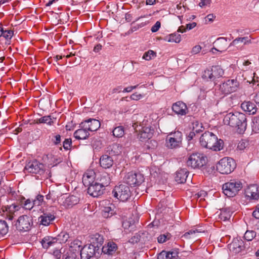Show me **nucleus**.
<instances>
[{"instance_id": "nucleus-1", "label": "nucleus", "mask_w": 259, "mask_h": 259, "mask_svg": "<svg viewBox=\"0 0 259 259\" xmlns=\"http://www.w3.org/2000/svg\"><path fill=\"white\" fill-rule=\"evenodd\" d=\"M224 124L237 128L239 133H243L246 128V115L240 112L227 114L223 119Z\"/></svg>"}, {"instance_id": "nucleus-2", "label": "nucleus", "mask_w": 259, "mask_h": 259, "mask_svg": "<svg viewBox=\"0 0 259 259\" xmlns=\"http://www.w3.org/2000/svg\"><path fill=\"white\" fill-rule=\"evenodd\" d=\"M201 145L215 151H219L223 148L224 142L218 139L217 136L210 132H205L200 138Z\"/></svg>"}, {"instance_id": "nucleus-3", "label": "nucleus", "mask_w": 259, "mask_h": 259, "mask_svg": "<svg viewBox=\"0 0 259 259\" xmlns=\"http://www.w3.org/2000/svg\"><path fill=\"white\" fill-rule=\"evenodd\" d=\"M207 157L199 152L188 153L186 158L187 166L192 168H200L206 164Z\"/></svg>"}, {"instance_id": "nucleus-4", "label": "nucleus", "mask_w": 259, "mask_h": 259, "mask_svg": "<svg viewBox=\"0 0 259 259\" xmlns=\"http://www.w3.org/2000/svg\"><path fill=\"white\" fill-rule=\"evenodd\" d=\"M133 126L136 132H139L138 138L141 141L150 139L153 137L154 129L147 121H143L139 125L135 123Z\"/></svg>"}, {"instance_id": "nucleus-5", "label": "nucleus", "mask_w": 259, "mask_h": 259, "mask_svg": "<svg viewBox=\"0 0 259 259\" xmlns=\"http://www.w3.org/2000/svg\"><path fill=\"white\" fill-rule=\"evenodd\" d=\"M242 188V183L237 180H231L224 184L222 186L223 193L228 197L236 196Z\"/></svg>"}, {"instance_id": "nucleus-6", "label": "nucleus", "mask_w": 259, "mask_h": 259, "mask_svg": "<svg viewBox=\"0 0 259 259\" xmlns=\"http://www.w3.org/2000/svg\"><path fill=\"white\" fill-rule=\"evenodd\" d=\"M235 166V162L232 158L224 157L219 161L216 168L217 171L220 174L228 175L234 170Z\"/></svg>"}, {"instance_id": "nucleus-7", "label": "nucleus", "mask_w": 259, "mask_h": 259, "mask_svg": "<svg viewBox=\"0 0 259 259\" xmlns=\"http://www.w3.org/2000/svg\"><path fill=\"white\" fill-rule=\"evenodd\" d=\"M240 83L236 79H229L220 85L219 90L224 96L237 91L240 88Z\"/></svg>"}, {"instance_id": "nucleus-8", "label": "nucleus", "mask_w": 259, "mask_h": 259, "mask_svg": "<svg viewBox=\"0 0 259 259\" xmlns=\"http://www.w3.org/2000/svg\"><path fill=\"white\" fill-rule=\"evenodd\" d=\"M112 194L115 198L124 202L131 197L132 192L129 186L121 184L115 187L112 191Z\"/></svg>"}, {"instance_id": "nucleus-9", "label": "nucleus", "mask_w": 259, "mask_h": 259, "mask_svg": "<svg viewBox=\"0 0 259 259\" xmlns=\"http://www.w3.org/2000/svg\"><path fill=\"white\" fill-rule=\"evenodd\" d=\"M183 134L179 131L169 134L166 138V146L171 149L180 147L182 144Z\"/></svg>"}, {"instance_id": "nucleus-10", "label": "nucleus", "mask_w": 259, "mask_h": 259, "mask_svg": "<svg viewBox=\"0 0 259 259\" xmlns=\"http://www.w3.org/2000/svg\"><path fill=\"white\" fill-rule=\"evenodd\" d=\"M125 183L131 186H136L141 185L144 181L143 174L133 171L127 172L124 178Z\"/></svg>"}, {"instance_id": "nucleus-11", "label": "nucleus", "mask_w": 259, "mask_h": 259, "mask_svg": "<svg viewBox=\"0 0 259 259\" xmlns=\"http://www.w3.org/2000/svg\"><path fill=\"white\" fill-rule=\"evenodd\" d=\"M33 224L31 217L23 215L20 216L16 223V227L17 230L21 231H27L30 230Z\"/></svg>"}, {"instance_id": "nucleus-12", "label": "nucleus", "mask_w": 259, "mask_h": 259, "mask_svg": "<svg viewBox=\"0 0 259 259\" xmlns=\"http://www.w3.org/2000/svg\"><path fill=\"white\" fill-rule=\"evenodd\" d=\"M100 127V121L96 119H89L81 122L80 127H83L91 132L96 131Z\"/></svg>"}, {"instance_id": "nucleus-13", "label": "nucleus", "mask_w": 259, "mask_h": 259, "mask_svg": "<svg viewBox=\"0 0 259 259\" xmlns=\"http://www.w3.org/2000/svg\"><path fill=\"white\" fill-rule=\"evenodd\" d=\"M98 250L97 248L91 243L89 245H83L80 253V259H90Z\"/></svg>"}, {"instance_id": "nucleus-14", "label": "nucleus", "mask_w": 259, "mask_h": 259, "mask_svg": "<svg viewBox=\"0 0 259 259\" xmlns=\"http://www.w3.org/2000/svg\"><path fill=\"white\" fill-rule=\"evenodd\" d=\"M228 247L233 253H238L244 248L243 241L239 238H234L232 242L228 245Z\"/></svg>"}, {"instance_id": "nucleus-15", "label": "nucleus", "mask_w": 259, "mask_h": 259, "mask_svg": "<svg viewBox=\"0 0 259 259\" xmlns=\"http://www.w3.org/2000/svg\"><path fill=\"white\" fill-rule=\"evenodd\" d=\"M246 197L251 200H257L259 198V187L257 185L253 184L248 186L245 190Z\"/></svg>"}, {"instance_id": "nucleus-16", "label": "nucleus", "mask_w": 259, "mask_h": 259, "mask_svg": "<svg viewBox=\"0 0 259 259\" xmlns=\"http://www.w3.org/2000/svg\"><path fill=\"white\" fill-rule=\"evenodd\" d=\"M215 47L211 49V52L214 53L215 51H218L220 53L225 52L228 48V42L226 38L220 37L218 38L214 42Z\"/></svg>"}, {"instance_id": "nucleus-17", "label": "nucleus", "mask_w": 259, "mask_h": 259, "mask_svg": "<svg viewBox=\"0 0 259 259\" xmlns=\"http://www.w3.org/2000/svg\"><path fill=\"white\" fill-rule=\"evenodd\" d=\"M104 189L103 186L97 182L88 186V193L94 197L101 196L103 193Z\"/></svg>"}, {"instance_id": "nucleus-18", "label": "nucleus", "mask_w": 259, "mask_h": 259, "mask_svg": "<svg viewBox=\"0 0 259 259\" xmlns=\"http://www.w3.org/2000/svg\"><path fill=\"white\" fill-rule=\"evenodd\" d=\"M42 164L36 160L28 162L25 166L24 170L28 172L37 174L39 173L42 169Z\"/></svg>"}, {"instance_id": "nucleus-19", "label": "nucleus", "mask_w": 259, "mask_h": 259, "mask_svg": "<svg viewBox=\"0 0 259 259\" xmlns=\"http://www.w3.org/2000/svg\"><path fill=\"white\" fill-rule=\"evenodd\" d=\"M172 109L178 115H185L188 112V109L185 103L178 101L172 105Z\"/></svg>"}, {"instance_id": "nucleus-20", "label": "nucleus", "mask_w": 259, "mask_h": 259, "mask_svg": "<svg viewBox=\"0 0 259 259\" xmlns=\"http://www.w3.org/2000/svg\"><path fill=\"white\" fill-rule=\"evenodd\" d=\"M5 210L4 211L6 212L7 218L9 220H12L16 215V213L21 209V207L19 205L12 204V205L5 206Z\"/></svg>"}, {"instance_id": "nucleus-21", "label": "nucleus", "mask_w": 259, "mask_h": 259, "mask_svg": "<svg viewBox=\"0 0 259 259\" xmlns=\"http://www.w3.org/2000/svg\"><path fill=\"white\" fill-rule=\"evenodd\" d=\"M251 39L250 37L245 36L235 38L231 42L230 47L234 46L238 49H241L243 45L251 44Z\"/></svg>"}, {"instance_id": "nucleus-22", "label": "nucleus", "mask_w": 259, "mask_h": 259, "mask_svg": "<svg viewBox=\"0 0 259 259\" xmlns=\"http://www.w3.org/2000/svg\"><path fill=\"white\" fill-rule=\"evenodd\" d=\"M55 219V217L54 214L51 213H44L39 217L38 220L40 224L47 226L52 224Z\"/></svg>"}, {"instance_id": "nucleus-23", "label": "nucleus", "mask_w": 259, "mask_h": 259, "mask_svg": "<svg viewBox=\"0 0 259 259\" xmlns=\"http://www.w3.org/2000/svg\"><path fill=\"white\" fill-rule=\"evenodd\" d=\"M95 173L93 170L85 172L82 177V183L83 185L88 187L94 183Z\"/></svg>"}, {"instance_id": "nucleus-24", "label": "nucleus", "mask_w": 259, "mask_h": 259, "mask_svg": "<svg viewBox=\"0 0 259 259\" xmlns=\"http://www.w3.org/2000/svg\"><path fill=\"white\" fill-rule=\"evenodd\" d=\"M90 241L91 244L99 250L103 244V237L98 233H96L91 236Z\"/></svg>"}, {"instance_id": "nucleus-25", "label": "nucleus", "mask_w": 259, "mask_h": 259, "mask_svg": "<svg viewBox=\"0 0 259 259\" xmlns=\"http://www.w3.org/2000/svg\"><path fill=\"white\" fill-rule=\"evenodd\" d=\"M243 111L248 112L249 114H254L257 111L256 105L251 101H244L241 105Z\"/></svg>"}, {"instance_id": "nucleus-26", "label": "nucleus", "mask_w": 259, "mask_h": 259, "mask_svg": "<svg viewBox=\"0 0 259 259\" xmlns=\"http://www.w3.org/2000/svg\"><path fill=\"white\" fill-rule=\"evenodd\" d=\"M82 247L83 243L82 241L78 238H76L70 243L69 250L80 254Z\"/></svg>"}, {"instance_id": "nucleus-27", "label": "nucleus", "mask_w": 259, "mask_h": 259, "mask_svg": "<svg viewBox=\"0 0 259 259\" xmlns=\"http://www.w3.org/2000/svg\"><path fill=\"white\" fill-rule=\"evenodd\" d=\"M113 164L112 158L108 155H103L100 158V164L104 168H109L113 165Z\"/></svg>"}, {"instance_id": "nucleus-28", "label": "nucleus", "mask_w": 259, "mask_h": 259, "mask_svg": "<svg viewBox=\"0 0 259 259\" xmlns=\"http://www.w3.org/2000/svg\"><path fill=\"white\" fill-rule=\"evenodd\" d=\"M188 175V171L186 169H180L176 174L175 180L178 183H184L186 182Z\"/></svg>"}, {"instance_id": "nucleus-29", "label": "nucleus", "mask_w": 259, "mask_h": 259, "mask_svg": "<svg viewBox=\"0 0 259 259\" xmlns=\"http://www.w3.org/2000/svg\"><path fill=\"white\" fill-rule=\"evenodd\" d=\"M58 239L50 236L45 237L41 243L44 248L48 249L51 246H54L57 243Z\"/></svg>"}, {"instance_id": "nucleus-30", "label": "nucleus", "mask_w": 259, "mask_h": 259, "mask_svg": "<svg viewBox=\"0 0 259 259\" xmlns=\"http://www.w3.org/2000/svg\"><path fill=\"white\" fill-rule=\"evenodd\" d=\"M117 249V246L116 243L113 242H109L102 247V251L105 254H112L114 253Z\"/></svg>"}, {"instance_id": "nucleus-31", "label": "nucleus", "mask_w": 259, "mask_h": 259, "mask_svg": "<svg viewBox=\"0 0 259 259\" xmlns=\"http://www.w3.org/2000/svg\"><path fill=\"white\" fill-rule=\"evenodd\" d=\"M89 132L83 127L76 130L74 133V137L78 140H84L87 139L89 136Z\"/></svg>"}, {"instance_id": "nucleus-32", "label": "nucleus", "mask_w": 259, "mask_h": 259, "mask_svg": "<svg viewBox=\"0 0 259 259\" xmlns=\"http://www.w3.org/2000/svg\"><path fill=\"white\" fill-rule=\"evenodd\" d=\"M33 123L35 124L46 123L49 125H53L54 123L51 116L47 115L42 116L39 118L34 119Z\"/></svg>"}, {"instance_id": "nucleus-33", "label": "nucleus", "mask_w": 259, "mask_h": 259, "mask_svg": "<svg viewBox=\"0 0 259 259\" xmlns=\"http://www.w3.org/2000/svg\"><path fill=\"white\" fill-rule=\"evenodd\" d=\"M98 180L99 181V182L98 183L104 188L108 186L110 183V178L109 174L107 172H103L101 174Z\"/></svg>"}, {"instance_id": "nucleus-34", "label": "nucleus", "mask_w": 259, "mask_h": 259, "mask_svg": "<svg viewBox=\"0 0 259 259\" xmlns=\"http://www.w3.org/2000/svg\"><path fill=\"white\" fill-rule=\"evenodd\" d=\"M203 232L201 229H193L186 232L182 235V238L185 239H190L194 238L196 236V234Z\"/></svg>"}, {"instance_id": "nucleus-35", "label": "nucleus", "mask_w": 259, "mask_h": 259, "mask_svg": "<svg viewBox=\"0 0 259 259\" xmlns=\"http://www.w3.org/2000/svg\"><path fill=\"white\" fill-rule=\"evenodd\" d=\"M114 207V206L112 204H110L109 206L104 207L102 210V215L105 218H108L112 217L115 213Z\"/></svg>"}, {"instance_id": "nucleus-36", "label": "nucleus", "mask_w": 259, "mask_h": 259, "mask_svg": "<svg viewBox=\"0 0 259 259\" xmlns=\"http://www.w3.org/2000/svg\"><path fill=\"white\" fill-rule=\"evenodd\" d=\"M20 203L23 208L29 210L34 206L33 200H31L30 199H26L24 197L21 199Z\"/></svg>"}, {"instance_id": "nucleus-37", "label": "nucleus", "mask_w": 259, "mask_h": 259, "mask_svg": "<svg viewBox=\"0 0 259 259\" xmlns=\"http://www.w3.org/2000/svg\"><path fill=\"white\" fill-rule=\"evenodd\" d=\"M164 40L169 42L179 43L181 40V36L180 34L175 33L166 36Z\"/></svg>"}, {"instance_id": "nucleus-38", "label": "nucleus", "mask_w": 259, "mask_h": 259, "mask_svg": "<svg viewBox=\"0 0 259 259\" xmlns=\"http://www.w3.org/2000/svg\"><path fill=\"white\" fill-rule=\"evenodd\" d=\"M211 71L213 73V77L215 79L223 76L224 74L223 69L221 67V66L218 65L213 66L211 68Z\"/></svg>"}, {"instance_id": "nucleus-39", "label": "nucleus", "mask_w": 259, "mask_h": 259, "mask_svg": "<svg viewBox=\"0 0 259 259\" xmlns=\"http://www.w3.org/2000/svg\"><path fill=\"white\" fill-rule=\"evenodd\" d=\"M113 136L116 138H121L124 135V129L122 126L115 127L112 131Z\"/></svg>"}, {"instance_id": "nucleus-40", "label": "nucleus", "mask_w": 259, "mask_h": 259, "mask_svg": "<svg viewBox=\"0 0 259 259\" xmlns=\"http://www.w3.org/2000/svg\"><path fill=\"white\" fill-rule=\"evenodd\" d=\"M249 146V141L247 140L243 139L239 142L237 144L236 149L238 151H244Z\"/></svg>"}, {"instance_id": "nucleus-41", "label": "nucleus", "mask_w": 259, "mask_h": 259, "mask_svg": "<svg viewBox=\"0 0 259 259\" xmlns=\"http://www.w3.org/2000/svg\"><path fill=\"white\" fill-rule=\"evenodd\" d=\"M9 230V227L5 221L0 220V238L6 235Z\"/></svg>"}, {"instance_id": "nucleus-42", "label": "nucleus", "mask_w": 259, "mask_h": 259, "mask_svg": "<svg viewBox=\"0 0 259 259\" xmlns=\"http://www.w3.org/2000/svg\"><path fill=\"white\" fill-rule=\"evenodd\" d=\"M232 213L230 211L223 209L221 211L219 215V219L223 221H226L231 218Z\"/></svg>"}, {"instance_id": "nucleus-43", "label": "nucleus", "mask_w": 259, "mask_h": 259, "mask_svg": "<svg viewBox=\"0 0 259 259\" xmlns=\"http://www.w3.org/2000/svg\"><path fill=\"white\" fill-rule=\"evenodd\" d=\"M192 130L196 133H199L203 131L204 127L202 123L199 122L198 120H195L192 122Z\"/></svg>"}, {"instance_id": "nucleus-44", "label": "nucleus", "mask_w": 259, "mask_h": 259, "mask_svg": "<svg viewBox=\"0 0 259 259\" xmlns=\"http://www.w3.org/2000/svg\"><path fill=\"white\" fill-rule=\"evenodd\" d=\"M211 68L206 69L202 75V77L204 79H205L207 80H209L211 81H213L215 80L214 77H213V73L211 71Z\"/></svg>"}, {"instance_id": "nucleus-45", "label": "nucleus", "mask_w": 259, "mask_h": 259, "mask_svg": "<svg viewBox=\"0 0 259 259\" xmlns=\"http://www.w3.org/2000/svg\"><path fill=\"white\" fill-rule=\"evenodd\" d=\"M80 254L75 253L74 252L68 251L63 255L64 259H79Z\"/></svg>"}, {"instance_id": "nucleus-46", "label": "nucleus", "mask_w": 259, "mask_h": 259, "mask_svg": "<svg viewBox=\"0 0 259 259\" xmlns=\"http://www.w3.org/2000/svg\"><path fill=\"white\" fill-rule=\"evenodd\" d=\"M256 236V232L253 231L247 230L244 234V239L248 241H251Z\"/></svg>"}, {"instance_id": "nucleus-47", "label": "nucleus", "mask_w": 259, "mask_h": 259, "mask_svg": "<svg viewBox=\"0 0 259 259\" xmlns=\"http://www.w3.org/2000/svg\"><path fill=\"white\" fill-rule=\"evenodd\" d=\"M156 56V53L154 52L152 50H149L148 51L145 52L142 58L143 59H145L146 60L149 61L152 59L153 58L155 57Z\"/></svg>"}, {"instance_id": "nucleus-48", "label": "nucleus", "mask_w": 259, "mask_h": 259, "mask_svg": "<svg viewBox=\"0 0 259 259\" xmlns=\"http://www.w3.org/2000/svg\"><path fill=\"white\" fill-rule=\"evenodd\" d=\"M34 206L41 205L44 202V196L40 194H38L36 196L34 199L33 200Z\"/></svg>"}, {"instance_id": "nucleus-49", "label": "nucleus", "mask_w": 259, "mask_h": 259, "mask_svg": "<svg viewBox=\"0 0 259 259\" xmlns=\"http://www.w3.org/2000/svg\"><path fill=\"white\" fill-rule=\"evenodd\" d=\"M171 237V235L167 233L166 234H161L157 237V241L159 243H163L169 240Z\"/></svg>"}, {"instance_id": "nucleus-50", "label": "nucleus", "mask_w": 259, "mask_h": 259, "mask_svg": "<svg viewBox=\"0 0 259 259\" xmlns=\"http://www.w3.org/2000/svg\"><path fill=\"white\" fill-rule=\"evenodd\" d=\"M13 34L14 32L13 30L9 29L4 30L3 29V35L2 36H3L7 40H10L13 36Z\"/></svg>"}, {"instance_id": "nucleus-51", "label": "nucleus", "mask_w": 259, "mask_h": 259, "mask_svg": "<svg viewBox=\"0 0 259 259\" xmlns=\"http://www.w3.org/2000/svg\"><path fill=\"white\" fill-rule=\"evenodd\" d=\"M252 131L256 133H259V118H254L252 121Z\"/></svg>"}, {"instance_id": "nucleus-52", "label": "nucleus", "mask_w": 259, "mask_h": 259, "mask_svg": "<svg viewBox=\"0 0 259 259\" xmlns=\"http://www.w3.org/2000/svg\"><path fill=\"white\" fill-rule=\"evenodd\" d=\"M144 97V94L135 92L131 95L130 99L134 101H139L143 98Z\"/></svg>"}, {"instance_id": "nucleus-53", "label": "nucleus", "mask_w": 259, "mask_h": 259, "mask_svg": "<svg viewBox=\"0 0 259 259\" xmlns=\"http://www.w3.org/2000/svg\"><path fill=\"white\" fill-rule=\"evenodd\" d=\"M253 76L252 78L251 81H247L249 83H251L252 84V87L254 90L257 89L258 87H259V77L257 76V80H255V73H253Z\"/></svg>"}, {"instance_id": "nucleus-54", "label": "nucleus", "mask_w": 259, "mask_h": 259, "mask_svg": "<svg viewBox=\"0 0 259 259\" xmlns=\"http://www.w3.org/2000/svg\"><path fill=\"white\" fill-rule=\"evenodd\" d=\"M58 239L62 242H66L69 238V235L65 232H62L58 235Z\"/></svg>"}, {"instance_id": "nucleus-55", "label": "nucleus", "mask_w": 259, "mask_h": 259, "mask_svg": "<svg viewBox=\"0 0 259 259\" xmlns=\"http://www.w3.org/2000/svg\"><path fill=\"white\" fill-rule=\"evenodd\" d=\"M72 145V141L71 139H66L65 141L63 142V146L64 149L66 150H69L70 149V147Z\"/></svg>"}, {"instance_id": "nucleus-56", "label": "nucleus", "mask_w": 259, "mask_h": 259, "mask_svg": "<svg viewBox=\"0 0 259 259\" xmlns=\"http://www.w3.org/2000/svg\"><path fill=\"white\" fill-rule=\"evenodd\" d=\"M161 26V23L160 21H157L155 24L151 27V30L152 32H157Z\"/></svg>"}, {"instance_id": "nucleus-57", "label": "nucleus", "mask_w": 259, "mask_h": 259, "mask_svg": "<svg viewBox=\"0 0 259 259\" xmlns=\"http://www.w3.org/2000/svg\"><path fill=\"white\" fill-rule=\"evenodd\" d=\"M121 146L118 144H114L112 145V150H113V149H115V150L117 149L118 150L117 151H114V153L115 154L117 155V154H119L120 153H121Z\"/></svg>"}, {"instance_id": "nucleus-58", "label": "nucleus", "mask_w": 259, "mask_h": 259, "mask_svg": "<svg viewBox=\"0 0 259 259\" xmlns=\"http://www.w3.org/2000/svg\"><path fill=\"white\" fill-rule=\"evenodd\" d=\"M201 49L202 48L200 45H196L192 48L191 53L193 54H197L201 51Z\"/></svg>"}, {"instance_id": "nucleus-59", "label": "nucleus", "mask_w": 259, "mask_h": 259, "mask_svg": "<svg viewBox=\"0 0 259 259\" xmlns=\"http://www.w3.org/2000/svg\"><path fill=\"white\" fill-rule=\"evenodd\" d=\"M167 254H168L167 251L163 250L158 254L157 259H167V258H166Z\"/></svg>"}, {"instance_id": "nucleus-60", "label": "nucleus", "mask_w": 259, "mask_h": 259, "mask_svg": "<svg viewBox=\"0 0 259 259\" xmlns=\"http://www.w3.org/2000/svg\"><path fill=\"white\" fill-rule=\"evenodd\" d=\"M52 140L54 144L57 145L61 142V136L57 135L54 137Z\"/></svg>"}, {"instance_id": "nucleus-61", "label": "nucleus", "mask_w": 259, "mask_h": 259, "mask_svg": "<svg viewBox=\"0 0 259 259\" xmlns=\"http://www.w3.org/2000/svg\"><path fill=\"white\" fill-rule=\"evenodd\" d=\"M138 84L134 85V86H130L126 87L124 89V90L122 91L124 93H130L133 90L137 89L138 87Z\"/></svg>"}, {"instance_id": "nucleus-62", "label": "nucleus", "mask_w": 259, "mask_h": 259, "mask_svg": "<svg viewBox=\"0 0 259 259\" xmlns=\"http://www.w3.org/2000/svg\"><path fill=\"white\" fill-rule=\"evenodd\" d=\"M65 202H78V200L77 197L72 195L67 197Z\"/></svg>"}, {"instance_id": "nucleus-63", "label": "nucleus", "mask_w": 259, "mask_h": 259, "mask_svg": "<svg viewBox=\"0 0 259 259\" xmlns=\"http://www.w3.org/2000/svg\"><path fill=\"white\" fill-rule=\"evenodd\" d=\"M211 0H201V2L199 4V6L202 8L204 6L210 5Z\"/></svg>"}, {"instance_id": "nucleus-64", "label": "nucleus", "mask_w": 259, "mask_h": 259, "mask_svg": "<svg viewBox=\"0 0 259 259\" xmlns=\"http://www.w3.org/2000/svg\"><path fill=\"white\" fill-rule=\"evenodd\" d=\"M252 215L256 219H259V205L256 207L255 209L252 212Z\"/></svg>"}]
</instances>
